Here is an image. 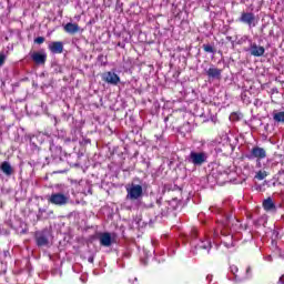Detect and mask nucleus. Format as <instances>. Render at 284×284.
<instances>
[{
  "label": "nucleus",
  "instance_id": "1",
  "mask_svg": "<svg viewBox=\"0 0 284 284\" xmlns=\"http://www.w3.org/2000/svg\"><path fill=\"white\" fill-rule=\"evenodd\" d=\"M126 200L128 201H139L143 197V186L141 184H134L125 186Z\"/></svg>",
  "mask_w": 284,
  "mask_h": 284
},
{
  "label": "nucleus",
  "instance_id": "2",
  "mask_svg": "<svg viewBox=\"0 0 284 284\" xmlns=\"http://www.w3.org/2000/svg\"><path fill=\"white\" fill-rule=\"evenodd\" d=\"M232 215L225 214L224 221L220 223L217 230H220L222 236H232L234 232H236V229H234V225L231 226Z\"/></svg>",
  "mask_w": 284,
  "mask_h": 284
},
{
  "label": "nucleus",
  "instance_id": "3",
  "mask_svg": "<svg viewBox=\"0 0 284 284\" xmlns=\"http://www.w3.org/2000/svg\"><path fill=\"white\" fill-rule=\"evenodd\" d=\"M189 161L190 163L200 168L201 165L207 162V153L191 151L189 155Z\"/></svg>",
  "mask_w": 284,
  "mask_h": 284
},
{
  "label": "nucleus",
  "instance_id": "4",
  "mask_svg": "<svg viewBox=\"0 0 284 284\" xmlns=\"http://www.w3.org/2000/svg\"><path fill=\"white\" fill-rule=\"evenodd\" d=\"M240 23L247 26L248 28H256V16L254 12H245L243 11L241 16L237 18Z\"/></svg>",
  "mask_w": 284,
  "mask_h": 284
},
{
  "label": "nucleus",
  "instance_id": "5",
  "mask_svg": "<svg viewBox=\"0 0 284 284\" xmlns=\"http://www.w3.org/2000/svg\"><path fill=\"white\" fill-rule=\"evenodd\" d=\"M210 250H212V242L206 239V240L200 241L197 244H195L192 250V253L195 255L209 254Z\"/></svg>",
  "mask_w": 284,
  "mask_h": 284
},
{
  "label": "nucleus",
  "instance_id": "6",
  "mask_svg": "<svg viewBox=\"0 0 284 284\" xmlns=\"http://www.w3.org/2000/svg\"><path fill=\"white\" fill-rule=\"evenodd\" d=\"M68 201H70V199L63 193H52L48 199V202L51 203V205H58L59 207L68 205Z\"/></svg>",
  "mask_w": 284,
  "mask_h": 284
},
{
  "label": "nucleus",
  "instance_id": "7",
  "mask_svg": "<svg viewBox=\"0 0 284 284\" xmlns=\"http://www.w3.org/2000/svg\"><path fill=\"white\" fill-rule=\"evenodd\" d=\"M102 81L109 83V85H119V83H121V78L115 72L109 71L102 74Z\"/></svg>",
  "mask_w": 284,
  "mask_h": 284
},
{
  "label": "nucleus",
  "instance_id": "8",
  "mask_svg": "<svg viewBox=\"0 0 284 284\" xmlns=\"http://www.w3.org/2000/svg\"><path fill=\"white\" fill-rule=\"evenodd\" d=\"M266 158H267V151H265V149H263L261 146H254L251 150V154L246 155V159H248V161H252V159L263 160Z\"/></svg>",
  "mask_w": 284,
  "mask_h": 284
},
{
  "label": "nucleus",
  "instance_id": "9",
  "mask_svg": "<svg viewBox=\"0 0 284 284\" xmlns=\"http://www.w3.org/2000/svg\"><path fill=\"white\" fill-rule=\"evenodd\" d=\"M34 239L38 247H45V245H49L50 243V240L48 239V231L36 232Z\"/></svg>",
  "mask_w": 284,
  "mask_h": 284
},
{
  "label": "nucleus",
  "instance_id": "10",
  "mask_svg": "<svg viewBox=\"0 0 284 284\" xmlns=\"http://www.w3.org/2000/svg\"><path fill=\"white\" fill-rule=\"evenodd\" d=\"M31 59L37 65H45V61H48V54L41 52H33L31 54Z\"/></svg>",
  "mask_w": 284,
  "mask_h": 284
},
{
  "label": "nucleus",
  "instance_id": "11",
  "mask_svg": "<svg viewBox=\"0 0 284 284\" xmlns=\"http://www.w3.org/2000/svg\"><path fill=\"white\" fill-rule=\"evenodd\" d=\"M49 50L52 54H63V42L53 41L49 44Z\"/></svg>",
  "mask_w": 284,
  "mask_h": 284
},
{
  "label": "nucleus",
  "instance_id": "12",
  "mask_svg": "<svg viewBox=\"0 0 284 284\" xmlns=\"http://www.w3.org/2000/svg\"><path fill=\"white\" fill-rule=\"evenodd\" d=\"M251 54L252 57H263L265 54V47H261L256 43L251 44Z\"/></svg>",
  "mask_w": 284,
  "mask_h": 284
},
{
  "label": "nucleus",
  "instance_id": "13",
  "mask_svg": "<svg viewBox=\"0 0 284 284\" xmlns=\"http://www.w3.org/2000/svg\"><path fill=\"white\" fill-rule=\"evenodd\" d=\"M100 244L103 247H110V245H112V234H110L109 232L102 233L100 235Z\"/></svg>",
  "mask_w": 284,
  "mask_h": 284
},
{
  "label": "nucleus",
  "instance_id": "14",
  "mask_svg": "<svg viewBox=\"0 0 284 284\" xmlns=\"http://www.w3.org/2000/svg\"><path fill=\"white\" fill-rule=\"evenodd\" d=\"M262 205L265 212H276V204L274 203L272 197H267L266 200H264Z\"/></svg>",
  "mask_w": 284,
  "mask_h": 284
},
{
  "label": "nucleus",
  "instance_id": "15",
  "mask_svg": "<svg viewBox=\"0 0 284 284\" xmlns=\"http://www.w3.org/2000/svg\"><path fill=\"white\" fill-rule=\"evenodd\" d=\"M64 31H67L68 34H77V32L81 31V27H79L78 23L69 22L64 26Z\"/></svg>",
  "mask_w": 284,
  "mask_h": 284
},
{
  "label": "nucleus",
  "instance_id": "16",
  "mask_svg": "<svg viewBox=\"0 0 284 284\" xmlns=\"http://www.w3.org/2000/svg\"><path fill=\"white\" fill-rule=\"evenodd\" d=\"M223 73V70L219 68H210L206 71L207 78L209 79H221V74Z\"/></svg>",
  "mask_w": 284,
  "mask_h": 284
},
{
  "label": "nucleus",
  "instance_id": "17",
  "mask_svg": "<svg viewBox=\"0 0 284 284\" xmlns=\"http://www.w3.org/2000/svg\"><path fill=\"white\" fill-rule=\"evenodd\" d=\"M0 170L6 174L7 176H11L12 174V165H10V162H2L0 165Z\"/></svg>",
  "mask_w": 284,
  "mask_h": 284
},
{
  "label": "nucleus",
  "instance_id": "18",
  "mask_svg": "<svg viewBox=\"0 0 284 284\" xmlns=\"http://www.w3.org/2000/svg\"><path fill=\"white\" fill-rule=\"evenodd\" d=\"M273 120L275 123H284V111L273 112Z\"/></svg>",
  "mask_w": 284,
  "mask_h": 284
},
{
  "label": "nucleus",
  "instance_id": "19",
  "mask_svg": "<svg viewBox=\"0 0 284 284\" xmlns=\"http://www.w3.org/2000/svg\"><path fill=\"white\" fill-rule=\"evenodd\" d=\"M202 48L204 52H209L210 54H216V49L211 44H203Z\"/></svg>",
  "mask_w": 284,
  "mask_h": 284
},
{
  "label": "nucleus",
  "instance_id": "20",
  "mask_svg": "<svg viewBox=\"0 0 284 284\" xmlns=\"http://www.w3.org/2000/svg\"><path fill=\"white\" fill-rule=\"evenodd\" d=\"M230 270H231L232 274L235 275V278H239L241 281L242 274L239 272V266L231 265Z\"/></svg>",
  "mask_w": 284,
  "mask_h": 284
},
{
  "label": "nucleus",
  "instance_id": "21",
  "mask_svg": "<svg viewBox=\"0 0 284 284\" xmlns=\"http://www.w3.org/2000/svg\"><path fill=\"white\" fill-rule=\"evenodd\" d=\"M255 179H257V181H263L264 179H267V171H258L255 175Z\"/></svg>",
  "mask_w": 284,
  "mask_h": 284
},
{
  "label": "nucleus",
  "instance_id": "22",
  "mask_svg": "<svg viewBox=\"0 0 284 284\" xmlns=\"http://www.w3.org/2000/svg\"><path fill=\"white\" fill-rule=\"evenodd\" d=\"M243 278H252V266H247L245 270V274L242 275L241 280Z\"/></svg>",
  "mask_w": 284,
  "mask_h": 284
},
{
  "label": "nucleus",
  "instance_id": "23",
  "mask_svg": "<svg viewBox=\"0 0 284 284\" xmlns=\"http://www.w3.org/2000/svg\"><path fill=\"white\" fill-rule=\"evenodd\" d=\"M33 43L37 45H41L42 43H45V38L44 37H38L33 40Z\"/></svg>",
  "mask_w": 284,
  "mask_h": 284
},
{
  "label": "nucleus",
  "instance_id": "24",
  "mask_svg": "<svg viewBox=\"0 0 284 284\" xmlns=\"http://www.w3.org/2000/svg\"><path fill=\"white\" fill-rule=\"evenodd\" d=\"M6 63V54L0 53V68Z\"/></svg>",
  "mask_w": 284,
  "mask_h": 284
},
{
  "label": "nucleus",
  "instance_id": "25",
  "mask_svg": "<svg viewBox=\"0 0 284 284\" xmlns=\"http://www.w3.org/2000/svg\"><path fill=\"white\" fill-rule=\"evenodd\" d=\"M197 234H199V231L196 229H193L191 232L192 239H196Z\"/></svg>",
  "mask_w": 284,
  "mask_h": 284
},
{
  "label": "nucleus",
  "instance_id": "26",
  "mask_svg": "<svg viewBox=\"0 0 284 284\" xmlns=\"http://www.w3.org/2000/svg\"><path fill=\"white\" fill-rule=\"evenodd\" d=\"M277 284H284V275H282L277 282Z\"/></svg>",
  "mask_w": 284,
  "mask_h": 284
},
{
  "label": "nucleus",
  "instance_id": "27",
  "mask_svg": "<svg viewBox=\"0 0 284 284\" xmlns=\"http://www.w3.org/2000/svg\"><path fill=\"white\" fill-rule=\"evenodd\" d=\"M261 161L262 160H256V168H261L262 166Z\"/></svg>",
  "mask_w": 284,
  "mask_h": 284
},
{
  "label": "nucleus",
  "instance_id": "28",
  "mask_svg": "<svg viewBox=\"0 0 284 284\" xmlns=\"http://www.w3.org/2000/svg\"><path fill=\"white\" fill-rule=\"evenodd\" d=\"M283 179H284V174H280L278 181H283Z\"/></svg>",
  "mask_w": 284,
  "mask_h": 284
},
{
  "label": "nucleus",
  "instance_id": "29",
  "mask_svg": "<svg viewBox=\"0 0 284 284\" xmlns=\"http://www.w3.org/2000/svg\"><path fill=\"white\" fill-rule=\"evenodd\" d=\"M89 263H94V258H93V257H90V258H89Z\"/></svg>",
  "mask_w": 284,
  "mask_h": 284
},
{
  "label": "nucleus",
  "instance_id": "30",
  "mask_svg": "<svg viewBox=\"0 0 284 284\" xmlns=\"http://www.w3.org/2000/svg\"><path fill=\"white\" fill-rule=\"evenodd\" d=\"M168 121H170V116H166V118L164 119V122H165V123H168Z\"/></svg>",
  "mask_w": 284,
  "mask_h": 284
},
{
  "label": "nucleus",
  "instance_id": "31",
  "mask_svg": "<svg viewBox=\"0 0 284 284\" xmlns=\"http://www.w3.org/2000/svg\"><path fill=\"white\" fill-rule=\"evenodd\" d=\"M227 41H232V37H226Z\"/></svg>",
  "mask_w": 284,
  "mask_h": 284
}]
</instances>
